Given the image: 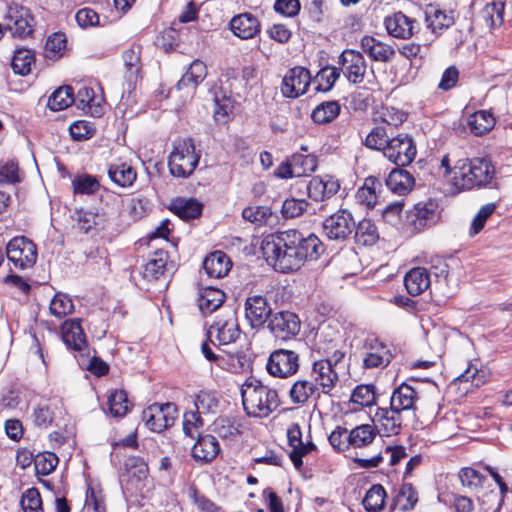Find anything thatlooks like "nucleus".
Listing matches in <instances>:
<instances>
[{
  "mask_svg": "<svg viewBox=\"0 0 512 512\" xmlns=\"http://www.w3.org/2000/svg\"><path fill=\"white\" fill-rule=\"evenodd\" d=\"M241 395L244 410L250 416L267 417L279 406L277 391L257 379L247 380L242 385Z\"/></svg>",
  "mask_w": 512,
  "mask_h": 512,
  "instance_id": "nucleus-3",
  "label": "nucleus"
},
{
  "mask_svg": "<svg viewBox=\"0 0 512 512\" xmlns=\"http://www.w3.org/2000/svg\"><path fill=\"white\" fill-rule=\"evenodd\" d=\"M122 58L126 68V78L129 81H136L142 69L141 47L133 45L126 49Z\"/></svg>",
  "mask_w": 512,
  "mask_h": 512,
  "instance_id": "nucleus-38",
  "label": "nucleus"
},
{
  "mask_svg": "<svg viewBox=\"0 0 512 512\" xmlns=\"http://www.w3.org/2000/svg\"><path fill=\"white\" fill-rule=\"evenodd\" d=\"M201 414L197 411H189L184 414L183 417V431L190 438H199V429L203 426V420Z\"/></svg>",
  "mask_w": 512,
  "mask_h": 512,
  "instance_id": "nucleus-60",
  "label": "nucleus"
},
{
  "mask_svg": "<svg viewBox=\"0 0 512 512\" xmlns=\"http://www.w3.org/2000/svg\"><path fill=\"white\" fill-rule=\"evenodd\" d=\"M301 321L297 314L291 311L272 313L267 323L271 334L280 340H289L300 332Z\"/></svg>",
  "mask_w": 512,
  "mask_h": 512,
  "instance_id": "nucleus-12",
  "label": "nucleus"
},
{
  "mask_svg": "<svg viewBox=\"0 0 512 512\" xmlns=\"http://www.w3.org/2000/svg\"><path fill=\"white\" fill-rule=\"evenodd\" d=\"M72 187L75 194L92 195L99 190L100 183L95 176L80 174L73 178Z\"/></svg>",
  "mask_w": 512,
  "mask_h": 512,
  "instance_id": "nucleus-48",
  "label": "nucleus"
},
{
  "mask_svg": "<svg viewBox=\"0 0 512 512\" xmlns=\"http://www.w3.org/2000/svg\"><path fill=\"white\" fill-rule=\"evenodd\" d=\"M310 82L309 70L300 66L294 67L284 76L281 92L287 98H297L307 92Z\"/></svg>",
  "mask_w": 512,
  "mask_h": 512,
  "instance_id": "nucleus-15",
  "label": "nucleus"
},
{
  "mask_svg": "<svg viewBox=\"0 0 512 512\" xmlns=\"http://www.w3.org/2000/svg\"><path fill=\"white\" fill-rule=\"evenodd\" d=\"M76 221L78 228L84 233H88L92 229H100L104 227L103 215L92 211H77Z\"/></svg>",
  "mask_w": 512,
  "mask_h": 512,
  "instance_id": "nucleus-50",
  "label": "nucleus"
},
{
  "mask_svg": "<svg viewBox=\"0 0 512 512\" xmlns=\"http://www.w3.org/2000/svg\"><path fill=\"white\" fill-rule=\"evenodd\" d=\"M287 437L292 450L290 459L296 468H300L303 464L302 457L316 449L312 442L304 443L302 441V432L299 424L292 423L287 429Z\"/></svg>",
  "mask_w": 512,
  "mask_h": 512,
  "instance_id": "nucleus-19",
  "label": "nucleus"
},
{
  "mask_svg": "<svg viewBox=\"0 0 512 512\" xmlns=\"http://www.w3.org/2000/svg\"><path fill=\"white\" fill-rule=\"evenodd\" d=\"M24 512H43L42 499L36 488L27 489L21 497Z\"/></svg>",
  "mask_w": 512,
  "mask_h": 512,
  "instance_id": "nucleus-61",
  "label": "nucleus"
},
{
  "mask_svg": "<svg viewBox=\"0 0 512 512\" xmlns=\"http://www.w3.org/2000/svg\"><path fill=\"white\" fill-rule=\"evenodd\" d=\"M340 77V70L337 67L326 66L322 68L316 75L318 83L317 89L321 91H329Z\"/></svg>",
  "mask_w": 512,
  "mask_h": 512,
  "instance_id": "nucleus-57",
  "label": "nucleus"
},
{
  "mask_svg": "<svg viewBox=\"0 0 512 512\" xmlns=\"http://www.w3.org/2000/svg\"><path fill=\"white\" fill-rule=\"evenodd\" d=\"M220 446L217 439L212 435H203L197 438L192 447V457L200 463L212 462L219 454Z\"/></svg>",
  "mask_w": 512,
  "mask_h": 512,
  "instance_id": "nucleus-22",
  "label": "nucleus"
},
{
  "mask_svg": "<svg viewBox=\"0 0 512 512\" xmlns=\"http://www.w3.org/2000/svg\"><path fill=\"white\" fill-rule=\"evenodd\" d=\"M346 79L353 84H359L364 80L366 74V61L364 56L355 50H344L338 60Z\"/></svg>",
  "mask_w": 512,
  "mask_h": 512,
  "instance_id": "nucleus-14",
  "label": "nucleus"
},
{
  "mask_svg": "<svg viewBox=\"0 0 512 512\" xmlns=\"http://www.w3.org/2000/svg\"><path fill=\"white\" fill-rule=\"evenodd\" d=\"M261 250L268 264L287 273L298 270L308 259H317L321 241L315 234L304 237L297 230H287L266 236Z\"/></svg>",
  "mask_w": 512,
  "mask_h": 512,
  "instance_id": "nucleus-1",
  "label": "nucleus"
},
{
  "mask_svg": "<svg viewBox=\"0 0 512 512\" xmlns=\"http://www.w3.org/2000/svg\"><path fill=\"white\" fill-rule=\"evenodd\" d=\"M58 457L52 452H44L35 456L34 466L37 474L48 475L56 468Z\"/></svg>",
  "mask_w": 512,
  "mask_h": 512,
  "instance_id": "nucleus-58",
  "label": "nucleus"
},
{
  "mask_svg": "<svg viewBox=\"0 0 512 512\" xmlns=\"http://www.w3.org/2000/svg\"><path fill=\"white\" fill-rule=\"evenodd\" d=\"M418 501V495L412 484L404 483L398 490L394 505L402 511L412 510Z\"/></svg>",
  "mask_w": 512,
  "mask_h": 512,
  "instance_id": "nucleus-45",
  "label": "nucleus"
},
{
  "mask_svg": "<svg viewBox=\"0 0 512 512\" xmlns=\"http://www.w3.org/2000/svg\"><path fill=\"white\" fill-rule=\"evenodd\" d=\"M108 176L113 183L126 188L133 185L137 173L131 165L125 162H116L109 165Z\"/></svg>",
  "mask_w": 512,
  "mask_h": 512,
  "instance_id": "nucleus-31",
  "label": "nucleus"
},
{
  "mask_svg": "<svg viewBox=\"0 0 512 512\" xmlns=\"http://www.w3.org/2000/svg\"><path fill=\"white\" fill-rule=\"evenodd\" d=\"M229 26L233 34L241 39H251L260 31V22L251 13L234 16Z\"/></svg>",
  "mask_w": 512,
  "mask_h": 512,
  "instance_id": "nucleus-23",
  "label": "nucleus"
},
{
  "mask_svg": "<svg viewBox=\"0 0 512 512\" xmlns=\"http://www.w3.org/2000/svg\"><path fill=\"white\" fill-rule=\"evenodd\" d=\"M318 390V386L313 381L300 379L291 386L289 397L293 404L304 405Z\"/></svg>",
  "mask_w": 512,
  "mask_h": 512,
  "instance_id": "nucleus-33",
  "label": "nucleus"
},
{
  "mask_svg": "<svg viewBox=\"0 0 512 512\" xmlns=\"http://www.w3.org/2000/svg\"><path fill=\"white\" fill-rule=\"evenodd\" d=\"M199 159L200 155L196 153L192 139L177 140L168 158L169 170L175 177L186 178L194 172Z\"/></svg>",
  "mask_w": 512,
  "mask_h": 512,
  "instance_id": "nucleus-4",
  "label": "nucleus"
},
{
  "mask_svg": "<svg viewBox=\"0 0 512 512\" xmlns=\"http://www.w3.org/2000/svg\"><path fill=\"white\" fill-rule=\"evenodd\" d=\"M373 385H358L352 392L351 401L361 406H370L375 401Z\"/></svg>",
  "mask_w": 512,
  "mask_h": 512,
  "instance_id": "nucleus-64",
  "label": "nucleus"
},
{
  "mask_svg": "<svg viewBox=\"0 0 512 512\" xmlns=\"http://www.w3.org/2000/svg\"><path fill=\"white\" fill-rule=\"evenodd\" d=\"M404 284L410 295H420L430 286L429 273L423 267L413 268L405 275Z\"/></svg>",
  "mask_w": 512,
  "mask_h": 512,
  "instance_id": "nucleus-30",
  "label": "nucleus"
},
{
  "mask_svg": "<svg viewBox=\"0 0 512 512\" xmlns=\"http://www.w3.org/2000/svg\"><path fill=\"white\" fill-rule=\"evenodd\" d=\"M418 400V394L413 387L402 383L394 389L390 397V406L401 413H409L415 410V403Z\"/></svg>",
  "mask_w": 512,
  "mask_h": 512,
  "instance_id": "nucleus-24",
  "label": "nucleus"
},
{
  "mask_svg": "<svg viewBox=\"0 0 512 512\" xmlns=\"http://www.w3.org/2000/svg\"><path fill=\"white\" fill-rule=\"evenodd\" d=\"M299 360V354L295 351L277 349L269 355L266 370L273 377L289 378L298 372Z\"/></svg>",
  "mask_w": 512,
  "mask_h": 512,
  "instance_id": "nucleus-6",
  "label": "nucleus"
},
{
  "mask_svg": "<svg viewBox=\"0 0 512 512\" xmlns=\"http://www.w3.org/2000/svg\"><path fill=\"white\" fill-rule=\"evenodd\" d=\"M361 47L373 61L385 63L391 61L395 56V50L392 46L372 36H364L361 39Z\"/></svg>",
  "mask_w": 512,
  "mask_h": 512,
  "instance_id": "nucleus-26",
  "label": "nucleus"
},
{
  "mask_svg": "<svg viewBox=\"0 0 512 512\" xmlns=\"http://www.w3.org/2000/svg\"><path fill=\"white\" fill-rule=\"evenodd\" d=\"M425 22L432 33L439 35L454 23V16L440 8L430 5L425 10Z\"/></svg>",
  "mask_w": 512,
  "mask_h": 512,
  "instance_id": "nucleus-27",
  "label": "nucleus"
},
{
  "mask_svg": "<svg viewBox=\"0 0 512 512\" xmlns=\"http://www.w3.org/2000/svg\"><path fill=\"white\" fill-rule=\"evenodd\" d=\"M496 207L495 203H487L480 208L471 222L469 229V235L471 237L477 235L484 228L486 221L495 212Z\"/></svg>",
  "mask_w": 512,
  "mask_h": 512,
  "instance_id": "nucleus-55",
  "label": "nucleus"
},
{
  "mask_svg": "<svg viewBox=\"0 0 512 512\" xmlns=\"http://www.w3.org/2000/svg\"><path fill=\"white\" fill-rule=\"evenodd\" d=\"M380 185V182L376 178H366L364 185L359 188L356 193L357 201L369 208L374 207L377 202L376 188Z\"/></svg>",
  "mask_w": 512,
  "mask_h": 512,
  "instance_id": "nucleus-46",
  "label": "nucleus"
},
{
  "mask_svg": "<svg viewBox=\"0 0 512 512\" xmlns=\"http://www.w3.org/2000/svg\"><path fill=\"white\" fill-rule=\"evenodd\" d=\"M8 259L19 269L31 268L37 260L36 245L25 236L11 239L6 248Z\"/></svg>",
  "mask_w": 512,
  "mask_h": 512,
  "instance_id": "nucleus-7",
  "label": "nucleus"
},
{
  "mask_svg": "<svg viewBox=\"0 0 512 512\" xmlns=\"http://www.w3.org/2000/svg\"><path fill=\"white\" fill-rule=\"evenodd\" d=\"M78 107L88 108L91 115L99 117L103 111L99 102H96L94 90L89 87H82L77 93Z\"/></svg>",
  "mask_w": 512,
  "mask_h": 512,
  "instance_id": "nucleus-54",
  "label": "nucleus"
},
{
  "mask_svg": "<svg viewBox=\"0 0 512 512\" xmlns=\"http://www.w3.org/2000/svg\"><path fill=\"white\" fill-rule=\"evenodd\" d=\"M386 185L392 192L403 195L412 189L414 178L408 171L395 168L389 173Z\"/></svg>",
  "mask_w": 512,
  "mask_h": 512,
  "instance_id": "nucleus-32",
  "label": "nucleus"
},
{
  "mask_svg": "<svg viewBox=\"0 0 512 512\" xmlns=\"http://www.w3.org/2000/svg\"><path fill=\"white\" fill-rule=\"evenodd\" d=\"M167 263V253L157 251L154 258L150 259L143 267V277L147 280H156L163 275Z\"/></svg>",
  "mask_w": 512,
  "mask_h": 512,
  "instance_id": "nucleus-44",
  "label": "nucleus"
},
{
  "mask_svg": "<svg viewBox=\"0 0 512 512\" xmlns=\"http://www.w3.org/2000/svg\"><path fill=\"white\" fill-rule=\"evenodd\" d=\"M340 105L337 101H327L319 104L312 111L311 117L317 124L332 122L340 113Z\"/></svg>",
  "mask_w": 512,
  "mask_h": 512,
  "instance_id": "nucleus-43",
  "label": "nucleus"
},
{
  "mask_svg": "<svg viewBox=\"0 0 512 512\" xmlns=\"http://www.w3.org/2000/svg\"><path fill=\"white\" fill-rule=\"evenodd\" d=\"M441 168H444L445 176L453 175V184L462 190L486 187L495 176V167L486 157L455 160L453 153H449L443 156Z\"/></svg>",
  "mask_w": 512,
  "mask_h": 512,
  "instance_id": "nucleus-2",
  "label": "nucleus"
},
{
  "mask_svg": "<svg viewBox=\"0 0 512 512\" xmlns=\"http://www.w3.org/2000/svg\"><path fill=\"white\" fill-rule=\"evenodd\" d=\"M240 334L236 313L232 310L218 315L208 330L209 338H215L221 345L235 342Z\"/></svg>",
  "mask_w": 512,
  "mask_h": 512,
  "instance_id": "nucleus-10",
  "label": "nucleus"
},
{
  "mask_svg": "<svg viewBox=\"0 0 512 512\" xmlns=\"http://www.w3.org/2000/svg\"><path fill=\"white\" fill-rule=\"evenodd\" d=\"M377 434L376 428L369 424L359 425L349 431V448L366 447L373 442Z\"/></svg>",
  "mask_w": 512,
  "mask_h": 512,
  "instance_id": "nucleus-39",
  "label": "nucleus"
},
{
  "mask_svg": "<svg viewBox=\"0 0 512 512\" xmlns=\"http://www.w3.org/2000/svg\"><path fill=\"white\" fill-rule=\"evenodd\" d=\"M34 54L31 50L20 48L15 51L12 59V69L16 74L27 75L31 71Z\"/></svg>",
  "mask_w": 512,
  "mask_h": 512,
  "instance_id": "nucleus-51",
  "label": "nucleus"
},
{
  "mask_svg": "<svg viewBox=\"0 0 512 512\" xmlns=\"http://www.w3.org/2000/svg\"><path fill=\"white\" fill-rule=\"evenodd\" d=\"M354 239L358 245L372 246L379 240V231L376 224L370 219H363L355 224Z\"/></svg>",
  "mask_w": 512,
  "mask_h": 512,
  "instance_id": "nucleus-35",
  "label": "nucleus"
},
{
  "mask_svg": "<svg viewBox=\"0 0 512 512\" xmlns=\"http://www.w3.org/2000/svg\"><path fill=\"white\" fill-rule=\"evenodd\" d=\"M467 124L474 135L482 136L493 129L495 118L490 112L480 110L469 116Z\"/></svg>",
  "mask_w": 512,
  "mask_h": 512,
  "instance_id": "nucleus-37",
  "label": "nucleus"
},
{
  "mask_svg": "<svg viewBox=\"0 0 512 512\" xmlns=\"http://www.w3.org/2000/svg\"><path fill=\"white\" fill-rule=\"evenodd\" d=\"M108 406L114 417H123L130 410L132 404L124 390H115L108 397Z\"/></svg>",
  "mask_w": 512,
  "mask_h": 512,
  "instance_id": "nucleus-47",
  "label": "nucleus"
},
{
  "mask_svg": "<svg viewBox=\"0 0 512 512\" xmlns=\"http://www.w3.org/2000/svg\"><path fill=\"white\" fill-rule=\"evenodd\" d=\"M459 479L463 487H466L471 493L478 494L483 492L486 477L477 470L466 467L459 472Z\"/></svg>",
  "mask_w": 512,
  "mask_h": 512,
  "instance_id": "nucleus-41",
  "label": "nucleus"
},
{
  "mask_svg": "<svg viewBox=\"0 0 512 512\" xmlns=\"http://www.w3.org/2000/svg\"><path fill=\"white\" fill-rule=\"evenodd\" d=\"M311 375L322 393L329 394L338 382V373L329 361L323 359L313 363Z\"/></svg>",
  "mask_w": 512,
  "mask_h": 512,
  "instance_id": "nucleus-20",
  "label": "nucleus"
},
{
  "mask_svg": "<svg viewBox=\"0 0 512 512\" xmlns=\"http://www.w3.org/2000/svg\"><path fill=\"white\" fill-rule=\"evenodd\" d=\"M207 67L204 62L200 60H194L186 73L178 81L176 88L177 90H187L188 95H193L196 87L206 78Z\"/></svg>",
  "mask_w": 512,
  "mask_h": 512,
  "instance_id": "nucleus-25",
  "label": "nucleus"
},
{
  "mask_svg": "<svg viewBox=\"0 0 512 512\" xmlns=\"http://www.w3.org/2000/svg\"><path fill=\"white\" fill-rule=\"evenodd\" d=\"M308 196L315 201H324L340 189V182L332 175L314 176L307 184Z\"/></svg>",
  "mask_w": 512,
  "mask_h": 512,
  "instance_id": "nucleus-17",
  "label": "nucleus"
},
{
  "mask_svg": "<svg viewBox=\"0 0 512 512\" xmlns=\"http://www.w3.org/2000/svg\"><path fill=\"white\" fill-rule=\"evenodd\" d=\"M176 413L173 403H154L143 410L142 420L151 431L160 433L174 424Z\"/></svg>",
  "mask_w": 512,
  "mask_h": 512,
  "instance_id": "nucleus-8",
  "label": "nucleus"
},
{
  "mask_svg": "<svg viewBox=\"0 0 512 512\" xmlns=\"http://www.w3.org/2000/svg\"><path fill=\"white\" fill-rule=\"evenodd\" d=\"M225 300L223 291L213 287L201 289L198 299V306L202 313H212L219 308Z\"/></svg>",
  "mask_w": 512,
  "mask_h": 512,
  "instance_id": "nucleus-36",
  "label": "nucleus"
},
{
  "mask_svg": "<svg viewBox=\"0 0 512 512\" xmlns=\"http://www.w3.org/2000/svg\"><path fill=\"white\" fill-rule=\"evenodd\" d=\"M412 223L416 230L420 231L435 222L437 218L436 204L432 201L418 203L412 214Z\"/></svg>",
  "mask_w": 512,
  "mask_h": 512,
  "instance_id": "nucleus-34",
  "label": "nucleus"
},
{
  "mask_svg": "<svg viewBox=\"0 0 512 512\" xmlns=\"http://www.w3.org/2000/svg\"><path fill=\"white\" fill-rule=\"evenodd\" d=\"M308 209V202L305 199H286L281 208V214L285 219H293L303 215Z\"/></svg>",
  "mask_w": 512,
  "mask_h": 512,
  "instance_id": "nucleus-56",
  "label": "nucleus"
},
{
  "mask_svg": "<svg viewBox=\"0 0 512 512\" xmlns=\"http://www.w3.org/2000/svg\"><path fill=\"white\" fill-rule=\"evenodd\" d=\"M171 210L181 219L190 220L198 217L202 212V205L195 199H176Z\"/></svg>",
  "mask_w": 512,
  "mask_h": 512,
  "instance_id": "nucleus-40",
  "label": "nucleus"
},
{
  "mask_svg": "<svg viewBox=\"0 0 512 512\" xmlns=\"http://www.w3.org/2000/svg\"><path fill=\"white\" fill-rule=\"evenodd\" d=\"M417 153L413 138L407 133H400L389 138L384 148V156L398 167L409 165Z\"/></svg>",
  "mask_w": 512,
  "mask_h": 512,
  "instance_id": "nucleus-5",
  "label": "nucleus"
},
{
  "mask_svg": "<svg viewBox=\"0 0 512 512\" xmlns=\"http://www.w3.org/2000/svg\"><path fill=\"white\" fill-rule=\"evenodd\" d=\"M477 500L484 512H497L500 507V497L497 492L490 490L488 491L485 487L483 492L475 494Z\"/></svg>",
  "mask_w": 512,
  "mask_h": 512,
  "instance_id": "nucleus-63",
  "label": "nucleus"
},
{
  "mask_svg": "<svg viewBox=\"0 0 512 512\" xmlns=\"http://www.w3.org/2000/svg\"><path fill=\"white\" fill-rule=\"evenodd\" d=\"M73 89L70 86L58 88L48 99V107L59 111L69 107L74 102Z\"/></svg>",
  "mask_w": 512,
  "mask_h": 512,
  "instance_id": "nucleus-49",
  "label": "nucleus"
},
{
  "mask_svg": "<svg viewBox=\"0 0 512 512\" xmlns=\"http://www.w3.org/2000/svg\"><path fill=\"white\" fill-rule=\"evenodd\" d=\"M386 491L380 484L373 485L363 498V506L367 512H381L384 508Z\"/></svg>",
  "mask_w": 512,
  "mask_h": 512,
  "instance_id": "nucleus-42",
  "label": "nucleus"
},
{
  "mask_svg": "<svg viewBox=\"0 0 512 512\" xmlns=\"http://www.w3.org/2000/svg\"><path fill=\"white\" fill-rule=\"evenodd\" d=\"M20 182L18 163L14 160L0 162V184Z\"/></svg>",
  "mask_w": 512,
  "mask_h": 512,
  "instance_id": "nucleus-62",
  "label": "nucleus"
},
{
  "mask_svg": "<svg viewBox=\"0 0 512 512\" xmlns=\"http://www.w3.org/2000/svg\"><path fill=\"white\" fill-rule=\"evenodd\" d=\"M64 343L75 351H82L86 346V339L78 319L67 320L61 326Z\"/></svg>",
  "mask_w": 512,
  "mask_h": 512,
  "instance_id": "nucleus-28",
  "label": "nucleus"
},
{
  "mask_svg": "<svg viewBox=\"0 0 512 512\" xmlns=\"http://www.w3.org/2000/svg\"><path fill=\"white\" fill-rule=\"evenodd\" d=\"M355 229V221L352 214L345 209H341L330 215L323 222L324 235L334 241L347 240Z\"/></svg>",
  "mask_w": 512,
  "mask_h": 512,
  "instance_id": "nucleus-11",
  "label": "nucleus"
},
{
  "mask_svg": "<svg viewBox=\"0 0 512 512\" xmlns=\"http://www.w3.org/2000/svg\"><path fill=\"white\" fill-rule=\"evenodd\" d=\"M363 349V367L365 369L384 368L394 358L391 348L375 337L366 338Z\"/></svg>",
  "mask_w": 512,
  "mask_h": 512,
  "instance_id": "nucleus-13",
  "label": "nucleus"
},
{
  "mask_svg": "<svg viewBox=\"0 0 512 512\" xmlns=\"http://www.w3.org/2000/svg\"><path fill=\"white\" fill-rule=\"evenodd\" d=\"M49 310L55 317L63 318L73 312V301L67 294L58 292L51 300Z\"/></svg>",
  "mask_w": 512,
  "mask_h": 512,
  "instance_id": "nucleus-53",
  "label": "nucleus"
},
{
  "mask_svg": "<svg viewBox=\"0 0 512 512\" xmlns=\"http://www.w3.org/2000/svg\"><path fill=\"white\" fill-rule=\"evenodd\" d=\"M402 414L391 406L389 408H377L374 421L377 423L378 432L387 437L398 435L403 423Z\"/></svg>",
  "mask_w": 512,
  "mask_h": 512,
  "instance_id": "nucleus-18",
  "label": "nucleus"
},
{
  "mask_svg": "<svg viewBox=\"0 0 512 512\" xmlns=\"http://www.w3.org/2000/svg\"><path fill=\"white\" fill-rule=\"evenodd\" d=\"M245 318L252 328H260L272 315V308L263 295H252L247 297L245 304Z\"/></svg>",
  "mask_w": 512,
  "mask_h": 512,
  "instance_id": "nucleus-16",
  "label": "nucleus"
},
{
  "mask_svg": "<svg viewBox=\"0 0 512 512\" xmlns=\"http://www.w3.org/2000/svg\"><path fill=\"white\" fill-rule=\"evenodd\" d=\"M389 137L384 127H375L366 136L364 144L367 148L373 150H381L384 153L386 143H388Z\"/></svg>",
  "mask_w": 512,
  "mask_h": 512,
  "instance_id": "nucleus-59",
  "label": "nucleus"
},
{
  "mask_svg": "<svg viewBox=\"0 0 512 512\" xmlns=\"http://www.w3.org/2000/svg\"><path fill=\"white\" fill-rule=\"evenodd\" d=\"M5 29L13 37L26 38L33 32L34 17L30 10L22 5L13 3L8 6L5 14Z\"/></svg>",
  "mask_w": 512,
  "mask_h": 512,
  "instance_id": "nucleus-9",
  "label": "nucleus"
},
{
  "mask_svg": "<svg viewBox=\"0 0 512 512\" xmlns=\"http://www.w3.org/2000/svg\"><path fill=\"white\" fill-rule=\"evenodd\" d=\"M203 268L211 278H221L227 275L231 268V261L222 251H215L203 261Z\"/></svg>",
  "mask_w": 512,
  "mask_h": 512,
  "instance_id": "nucleus-29",
  "label": "nucleus"
},
{
  "mask_svg": "<svg viewBox=\"0 0 512 512\" xmlns=\"http://www.w3.org/2000/svg\"><path fill=\"white\" fill-rule=\"evenodd\" d=\"M415 21L402 12L387 16L384 20L389 35L395 38L409 39L415 32Z\"/></svg>",
  "mask_w": 512,
  "mask_h": 512,
  "instance_id": "nucleus-21",
  "label": "nucleus"
},
{
  "mask_svg": "<svg viewBox=\"0 0 512 512\" xmlns=\"http://www.w3.org/2000/svg\"><path fill=\"white\" fill-rule=\"evenodd\" d=\"M219 399L216 392L200 391L194 400L196 411L200 414L215 413Z\"/></svg>",
  "mask_w": 512,
  "mask_h": 512,
  "instance_id": "nucleus-52",
  "label": "nucleus"
}]
</instances>
